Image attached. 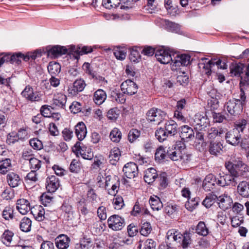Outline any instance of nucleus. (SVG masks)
Instances as JSON below:
<instances>
[{"label":"nucleus","instance_id":"f257e3e1","mask_svg":"<svg viewBox=\"0 0 249 249\" xmlns=\"http://www.w3.org/2000/svg\"><path fill=\"white\" fill-rule=\"evenodd\" d=\"M43 51L41 49H36L34 52H28L25 54L21 52L11 53H2L0 67L4 63H10L12 64L19 65L21 59L27 62L30 59L35 60L36 58L40 57L42 55Z\"/></svg>","mask_w":249,"mask_h":249},{"label":"nucleus","instance_id":"f03ea898","mask_svg":"<svg viewBox=\"0 0 249 249\" xmlns=\"http://www.w3.org/2000/svg\"><path fill=\"white\" fill-rule=\"evenodd\" d=\"M178 124L174 120L166 122L164 127H160L155 131V137L160 142H163L169 136L175 135L178 133Z\"/></svg>","mask_w":249,"mask_h":249},{"label":"nucleus","instance_id":"7ed1b4c3","mask_svg":"<svg viewBox=\"0 0 249 249\" xmlns=\"http://www.w3.org/2000/svg\"><path fill=\"white\" fill-rule=\"evenodd\" d=\"M166 238L169 242H175L179 243L183 248H186L191 242L189 233L186 232L181 234L175 229L169 230L166 233Z\"/></svg>","mask_w":249,"mask_h":249},{"label":"nucleus","instance_id":"20e7f679","mask_svg":"<svg viewBox=\"0 0 249 249\" xmlns=\"http://www.w3.org/2000/svg\"><path fill=\"white\" fill-rule=\"evenodd\" d=\"M167 155L173 161H180L182 163H186L191 160L192 155L188 153L185 148L174 147L167 151Z\"/></svg>","mask_w":249,"mask_h":249},{"label":"nucleus","instance_id":"39448f33","mask_svg":"<svg viewBox=\"0 0 249 249\" xmlns=\"http://www.w3.org/2000/svg\"><path fill=\"white\" fill-rule=\"evenodd\" d=\"M226 168L234 178L244 176L249 172V166L242 161L228 162L226 163Z\"/></svg>","mask_w":249,"mask_h":249},{"label":"nucleus","instance_id":"423d86ee","mask_svg":"<svg viewBox=\"0 0 249 249\" xmlns=\"http://www.w3.org/2000/svg\"><path fill=\"white\" fill-rule=\"evenodd\" d=\"M225 139L227 143L233 146H239L241 148V145L244 141H248L247 139L242 138L241 134L239 130L236 128H233L228 131L225 133Z\"/></svg>","mask_w":249,"mask_h":249},{"label":"nucleus","instance_id":"0eeeda50","mask_svg":"<svg viewBox=\"0 0 249 249\" xmlns=\"http://www.w3.org/2000/svg\"><path fill=\"white\" fill-rule=\"evenodd\" d=\"M190 124L195 127V129L202 131L209 125L210 121L207 116L204 114L197 113L192 118L190 121Z\"/></svg>","mask_w":249,"mask_h":249},{"label":"nucleus","instance_id":"6e6552de","mask_svg":"<svg viewBox=\"0 0 249 249\" xmlns=\"http://www.w3.org/2000/svg\"><path fill=\"white\" fill-rule=\"evenodd\" d=\"M41 50L43 51L42 54L46 53L47 56L52 58H57L68 53V50L66 47L58 45L53 46H48L45 48V51L44 49Z\"/></svg>","mask_w":249,"mask_h":249},{"label":"nucleus","instance_id":"1a4fd4ad","mask_svg":"<svg viewBox=\"0 0 249 249\" xmlns=\"http://www.w3.org/2000/svg\"><path fill=\"white\" fill-rule=\"evenodd\" d=\"M108 227L114 231L121 230L125 226L124 219L117 214H113L107 219Z\"/></svg>","mask_w":249,"mask_h":249},{"label":"nucleus","instance_id":"9d476101","mask_svg":"<svg viewBox=\"0 0 249 249\" xmlns=\"http://www.w3.org/2000/svg\"><path fill=\"white\" fill-rule=\"evenodd\" d=\"M166 114L164 111L160 109L153 108L147 113V119L149 122L159 124L164 119Z\"/></svg>","mask_w":249,"mask_h":249},{"label":"nucleus","instance_id":"9b49d317","mask_svg":"<svg viewBox=\"0 0 249 249\" xmlns=\"http://www.w3.org/2000/svg\"><path fill=\"white\" fill-rule=\"evenodd\" d=\"M244 107L232 99L226 102L224 106V107L227 111L233 116L239 115L242 112Z\"/></svg>","mask_w":249,"mask_h":249},{"label":"nucleus","instance_id":"f8f14e48","mask_svg":"<svg viewBox=\"0 0 249 249\" xmlns=\"http://www.w3.org/2000/svg\"><path fill=\"white\" fill-rule=\"evenodd\" d=\"M190 56L185 54L174 56L171 63L172 70L176 71L181 66H187L190 63Z\"/></svg>","mask_w":249,"mask_h":249},{"label":"nucleus","instance_id":"ddd939ff","mask_svg":"<svg viewBox=\"0 0 249 249\" xmlns=\"http://www.w3.org/2000/svg\"><path fill=\"white\" fill-rule=\"evenodd\" d=\"M21 95L29 101L39 102L41 100L40 94L36 91L34 92L33 88L30 85L25 87Z\"/></svg>","mask_w":249,"mask_h":249},{"label":"nucleus","instance_id":"4468645a","mask_svg":"<svg viewBox=\"0 0 249 249\" xmlns=\"http://www.w3.org/2000/svg\"><path fill=\"white\" fill-rule=\"evenodd\" d=\"M155 57L157 60L161 64H166L172 62L173 58L168 49L162 48L158 49L155 53Z\"/></svg>","mask_w":249,"mask_h":249},{"label":"nucleus","instance_id":"2eb2a0df","mask_svg":"<svg viewBox=\"0 0 249 249\" xmlns=\"http://www.w3.org/2000/svg\"><path fill=\"white\" fill-rule=\"evenodd\" d=\"M121 89L123 93L132 95L137 93L138 88L134 82L131 80H126L122 83Z\"/></svg>","mask_w":249,"mask_h":249},{"label":"nucleus","instance_id":"dca6fc26","mask_svg":"<svg viewBox=\"0 0 249 249\" xmlns=\"http://www.w3.org/2000/svg\"><path fill=\"white\" fill-rule=\"evenodd\" d=\"M217 202L218 207L223 211L231 208L233 203L232 198L226 193L217 196Z\"/></svg>","mask_w":249,"mask_h":249},{"label":"nucleus","instance_id":"f3484780","mask_svg":"<svg viewBox=\"0 0 249 249\" xmlns=\"http://www.w3.org/2000/svg\"><path fill=\"white\" fill-rule=\"evenodd\" d=\"M214 63L207 58H202L198 64L199 71L202 74L209 75L211 73V68L214 66Z\"/></svg>","mask_w":249,"mask_h":249},{"label":"nucleus","instance_id":"a211bd4d","mask_svg":"<svg viewBox=\"0 0 249 249\" xmlns=\"http://www.w3.org/2000/svg\"><path fill=\"white\" fill-rule=\"evenodd\" d=\"M86 86L84 80L82 79L76 80L68 88V93L71 96H76L79 92L82 91L84 89Z\"/></svg>","mask_w":249,"mask_h":249},{"label":"nucleus","instance_id":"6ab92c4d","mask_svg":"<svg viewBox=\"0 0 249 249\" xmlns=\"http://www.w3.org/2000/svg\"><path fill=\"white\" fill-rule=\"evenodd\" d=\"M60 186V181L55 176L48 177L46 179V188L49 193H54Z\"/></svg>","mask_w":249,"mask_h":249},{"label":"nucleus","instance_id":"aec40b11","mask_svg":"<svg viewBox=\"0 0 249 249\" xmlns=\"http://www.w3.org/2000/svg\"><path fill=\"white\" fill-rule=\"evenodd\" d=\"M123 171L125 176L129 178H134L138 174L137 165L133 162H130L125 164Z\"/></svg>","mask_w":249,"mask_h":249},{"label":"nucleus","instance_id":"412c9836","mask_svg":"<svg viewBox=\"0 0 249 249\" xmlns=\"http://www.w3.org/2000/svg\"><path fill=\"white\" fill-rule=\"evenodd\" d=\"M6 181L11 188H15L21 184L22 180L17 173L10 172L6 176Z\"/></svg>","mask_w":249,"mask_h":249},{"label":"nucleus","instance_id":"4be33fe9","mask_svg":"<svg viewBox=\"0 0 249 249\" xmlns=\"http://www.w3.org/2000/svg\"><path fill=\"white\" fill-rule=\"evenodd\" d=\"M71 242L70 238L66 234H61L55 239L56 247L58 249H67L69 247Z\"/></svg>","mask_w":249,"mask_h":249},{"label":"nucleus","instance_id":"5701e85b","mask_svg":"<svg viewBox=\"0 0 249 249\" xmlns=\"http://www.w3.org/2000/svg\"><path fill=\"white\" fill-rule=\"evenodd\" d=\"M180 137L182 140L186 142L193 140L195 137L193 129L188 125L182 126L180 128Z\"/></svg>","mask_w":249,"mask_h":249},{"label":"nucleus","instance_id":"b1692460","mask_svg":"<svg viewBox=\"0 0 249 249\" xmlns=\"http://www.w3.org/2000/svg\"><path fill=\"white\" fill-rule=\"evenodd\" d=\"M16 208L23 215L27 214L32 210L29 201L24 198H20L17 200Z\"/></svg>","mask_w":249,"mask_h":249},{"label":"nucleus","instance_id":"393cba45","mask_svg":"<svg viewBox=\"0 0 249 249\" xmlns=\"http://www.w3.org/2000/svg\"><path fill=\"white\" fill-rule=\"evenodd\" d=\"M215 183L217 184V179L213 175H208L203 182V188L206 191H210L213 189Z\"/></svg>","mask_w":249,"mask_h":249},{"label":"nucleus","instance_id":"a878e982","mask_svg":"<svg viewBox=\"0 0 249 249\" xmlns=\"http://www.w3.org/2000/svg\"><path fill=\"white\" fill-rule=\"evenodd\" d=\"M67 102V96L62 93L54 95L52 100V106L55 107L64 109Z\"/></svg>","mask_w":249,"mask_h":249},{"label":"nucleus","instance_id":"bb28decb","mask_svg":"<svg viewBox=\"0 0 249 249\" xmlns=\"http://www.w3.org/2000/svg\"><path fill=\"white\" fill-rule=\"evenodd\" d=\"M235 182L234 177L231 174H219V177L217 179V184L224 187L230 185L232 182Z\"/></svg>","mask_w":249,"mask_h":249},{"label":"nucleus","instance_id":"cd10ccee","mask_svg":"<svg viewBox=\"0 0 249 249\" xmlns=\"http://www.w3.org/2000/svg\"><path fill=\"white\" fill-rule=\"evenodd\" d=\"M75 133L79 141L83 140L87 134V128L85 124L80 122L75 126Z\"/></svg>","mask_w":249,"mask_h":249},{"label":"nucleus","instance_id":"c85d7f7f","mask_svg":"<svg viewBox=\"0 0 249 249\" xmlns=\"http://www.w3.org/2000/svg\"><path fill=\"white\" fill-rule=\"evenodd\" d=\"M165 28L170 32H177L179 30V25L175 22L163 18H160L157 20Z\"/></svg>","mask_w":249,"mask_h":249},{"label":"nucleus","instance_id":"c756f323","mask_svg":"<svg viewBox=\"0 0 249 249\" xmlns=\"http://www.w3.org/2000/svg\"><path fill=\"white\" fill-rule=\"evenodd\" d=\"M239 195L243 197H249V181H242L239 182L237 187Z\"/></svg>","mask_w":249,"mask_h":249},{"label":"nucleus","instance_id":"7c9ffc66","mask_svg":"<svg viewBox=\"0 0 249 249\" xmlns=\"http://www.w3.org/2000/svg\"><path fill=\"white\" fill-rule=\"evenodd\" d=\"M232 99L236 100V102L244 107L246 105L247 102V96L243 88H240L239 89L233 93Z\"/></svg>","mask_w":249,"mask_h":249},{"label":"nucleus","instance_id":"2f4dec72","mask_svg":"<svg viewBox=\"0 0 249 249\" xmlns=\"http://www.w3.org/2000/svg\"><path fill=\"white\" fill-rule=\"evenodd\" d=\"M225 131L224 128L222 127H212L207 131V137L209 139H214L217 137H221Z\"/></svg>","mask_w":249,"mask_h":249},{"label":"nucleus","instance_id":"473e14b6","mask_svg":"<svg viewBox=\"0 0 249 249\" xmlns=\"http://www.w3.org/2000/svg\"><path fill=\"white\" fill-rule=\"evenodd\" d=\"M12 168L11 159L5 158L0 160V174L5 175L11 172Z\"/></svg>","mask_w":249,"mask_h":249},{"label":"nucleus","instance_id":"72a5a7b5","mask_svg":"<svg viewBox=\"0 0 249 249\" xmlns=\"http://www.w3.org/2000/svg\"><path fill=\"white\" fill-rule=\"evenodd\" d=\"M157 177V171L154 168H148L145 171L144 179L148 184L153 182Z\"/></svg>","mask_w":249,"mask_h":249},{"label":"nucleus","instance_id":"f704fd0d","mask_svg":"<svg viewBox=\"0 0 249 249\" xmlns=\"http://www.w3.org/2000/svg\"><path fill=\"white\" fill-rule=\"evenodd\" d=\"M223 146L220 142H212L209 145V152L213 155L217 156L222 151Z\"/></svg>","mask_w":249,"mask_h":249},{"label":"nucleus","instance_id":"c9c22d12","mask_svg":"<svg viewBox=\"0 0 249 249\" xmlns=\"http://www.w3.org/2000/svg\"><path fill=\"white\" fill-rule=\"evenodd\" d=\"M48 71L51 76L57 75L61 71L60 65L55 61L50 62L47 67Z\"/></svg>","mask_w":249,"mask_h":249},{"label":"nucleus","instance_id":"e433bc0d","mask_svg":"<svg viewBox=\"0 0 249 249\" xmlns=\"http://www.w3.org/2000/svg\"><path fill=\"white\" fill-rule=\"evenodd\" d=\"M121 155V151L119 148L114 147L112 148L109 155L110 163L112 165H115L119 160Z\"/></svg>","mask_w":249,"mask_h":249},{"label":"nucleus","instance_id":"4c0bfd02","mask_svg":"<svg viewBox=\"0 0 249 249\" xmlns=\"http://www.w3.org/2000/svg\"><path fill=\"white\" fill-rule=\"evenodd\" d=\"M148 213V211L147 209L145 208L144 205L137 201L133 207L131 213V215L136 216L140 213L147 214Z\"/></svg>","mask_w":249,"mask_h":249},{"label":"nucleus","instance_id":"58836bf2","mask_svg":"<svg viewBox=\"0 0 249 249\" xmlns=\"http://www.w3.org/2000/svg\"><path fill=\"white\" fill-rule=\"evenodd\" d=\"M149 203L153 210L159 211L163 207L162 203L160 198L157 196H151L149 199Z\"/></svg>","mask_w":249,"mask_h":249},{"label":"nucleus","instance_id":"ea45409f","mask_svg":"<svg viewBox=\"0 0 249 249\" xmlns=\"http://www.w3.org/2000/svg\"><path fill=\"white\" fill-rule=\"evenodd\" d=\"M14 235V233L12 231L8 229L5 230L0 237L1 242L6 246H10Z\"/></svg>","mask_w":249,"mask_h":249},{"label":"nucleus","instance_id":"a19ab883","mask_svg":"<svg viewBox=\"0 0 249 249\" xmlns=\"http://www.w3.org/2000/svg\"><path fill=\"white\" fill-rule=\"evenodd\" d=\"M34 210H31V213L35 218L38 221H42L44 218L45 210L41 206H36V208H34Z\"/></svg>","mask_w":249,"mask_h":249},{"label":"nucleus","instance_id":"79ce46f5","mask_svg":"<svg viewBox=\"0 0 249 249\" xmlns=\"http://www.w3.org/2000/svg\"><path fill=\"white\" fill-rule=\"evenodd\" d=\"M230 72L234 76H239L242 72L244 65L241 63H233L230 66Z\"/></svg>","mask_w":249,"mask_h":249},{"label":"nucleus","instance_id":"37998d69","mask_svg":"<svg viewBox=\"0 0 249 249\" xmlns=\"http://www.w3.org/2000/svg\"><path fill=\"white\" fill-rule=\"evenodd\" d=\"M106 97L105 92L102 89H98L94 92V103L100 105L104 102Z\"/></svg>","mask_w":249,"mask_h":249},{"label":"nucleus","instance_id":"c03bdc74","mask_svg":"<svg viewBox=\"0 0 249 249\" xmlns=\"http://www.w3.org/2000/svg\"><path fill=\"white\" fill-rule=\"evenodd\" d=\"M32 225V221L27 217H24L19 225V228L21 231L25 232H29L31 231Z\"/></svg>","mask_w":249,"mask_h":249},{"label":"nucleus","instance_id":"a18cd8bd","mask_svg":"<svg viewBox=\"0 0 249 249\" xmlns=\"http://www.w3.org/2000/svg\"><path fill=\"white\" fill-rule=\"evenodd\" d=\"M196 232L199 235L205 236L209 233V229L203 221H200L196 227Z\"/></svg>","mask_w":249,"mask_h":249},{"label":"nucleus","instance_id":"49530a36","mask_svg":"<svg viewBox=\"0 0 249 249\" xmlns=\"http://www.w3.org/2000/svg\"><path fill=\"white\" fill-rule=\"evenodd\" d=\"M217 196L214 194H209L202 202V204L208 208L211 207L213 204L217 201Z\"/></svg>","mask_w":249,"mask_h":249},{"label":"nucleus","instance_id":"de8ad7c7","mask_svg":"<svg viewBox=\"0 0 249 249\" xmlns=\"http://www.w3.org/2000/svg\"><path fill=\"white\" fill-rule=\"evenodd\" d=\"M44 162L38 159L33 157L30 159L29 165L30 169L32 170L38 171L41 167Z\"/></svg>","mask_w":249,"mask_h":249},{"label":"nucleus","instance_id":"09e8293b","mask_svg":"<svg viewBox=\"0 0 249 249\" xmlns=\"http://www.w3.org/2000/svg\"><path fill=\"white\" fill-rule=\"evenodd\" d=\"M114 197L112 200V204L115 209L120 210L124 206L123 198L120 195L113 196Z\"/></svg>","mask_w":249,"mask_h":249},{"label":"nucleus","instance_id":"8fccbe9b","mask_svg":"<svg viewBox=\"0 0 249 249\" xmlns=\"http://www.w3.org/2000/svg\"><path fill=\"white\" fill-rule=\"evenodd\" d=\"M112 100L120 104H124L126 100L124 93L116 91H112L111 93Z\"/></svg>","mask_w":249,"mask_h":249},{"label":"nucleus","instance_id":"3c124183","mask_svg":"<svg viewBox=\"0 0 249 249\" xmlns=\"http://www.w3.org/2000/svg\"><path fill=\"white\" fill-rule=\"evenodd\" d=\"M99 171L100 172H99L96 178V184L99 187L104 188L105 184V180H106V177L107 176H106V171L104 170H101L100 169Z\"/></svg>","mask_w":249,"mask_h":249},{"label":"nucleus","instance_id":"603ef678","mask_svg":"<svg viewBox=\"0 0 249 249\" xmlns=\"http://www.w3.org/2000/svg\"><path fill=\"white\" fill-rule=\"evenodd\" d=\"M166 156H167V152L162 146H160L155 154V160L159 162L164 160Z\"/></svg>","mask_w":249,"mask_h":249},{"label":"nucleus","instance_id":"864d4df0","mask_svg":"<svg viewBox=\"0 0 249 249\" xmlns=\"http://www.w3.org/2000/svg\"><path fill=\"white\" fill-rule=\"evenodd\" d=\"M18 135H17V132L15 131H11L6 136V142L8 145H11L19 142Z\"/></svg>","mask_w":249,"mask_h":249},{"label":"nucleus","instance_id":"5fc2aeb1","mask_svg":"<svg viewBox=\"0 0 249 249\" xmlns=\"http://www.w3.org/2000/svg\"><path fill=\"white\" fill-rule=\"evenodd\" d=\"M14 211L13 208L10 206L5 207L2 213L3 218L6 220L13 219L14 217Z\"/></svg>","mask_w":249,"mask_h":249},{"label":"nucleus","instance_id":"6e6d98bb","mask_svg":"<svg viewBox=\"0 0 249 249\" xmlns=\"http://www.w3.org/2000/svg\"><path fill=\"white\" fill-rule=\"evenodd\" d=\"M111 140L115 142H118L122 138V133L117 128H114L110 133Z\"/></svg>","mask_w":249,"mask_h":249},{"label":"nucleus","instance_id":"4d7b16f0","mask_svg":"<svg viewBox=\"0 0 249 249\" xmlns=\"http://www.w3.org/2000/svg\"><path fill=\"white\" fill-rule=\"evenodd\" d=\"M121 0H103L102 5L106 8L110 9L119 5Z\"/></svg>","mask_w":249,"mask_h":249},{"label":"nucleus","instance_id":"13d9d810","mask_svg":"<svg viewBox=\"0 0 249 249\" xmlns=\"http://www.w3.org/2000/svg\"><path fill=\"white\" fill-rule=\"evenodd\" d=\"M230 219L231 225L234 228L240 227V225L244 222L243 216L239 215L231 217Z\"/></svg>","mask_w":249,"mask_h":249},{"label":"nucleus","instance_id":"bf43d9fd","mask_svg":"<svg viewBox=\"0 0 249 249\" xmlns=\"http://www.w3.org/2000/svg\"><path fill=\"white\" fill-rule=\"evenodd\" d=\"M53 108L54 107L47 105H43L40 109V114L43 117H51V115L52 113L51 109Z\"/></svg>","mask_w":249,"mask_h":249},{"label":"nucleus","instance_id":"052dcab7","mask_svg":"<svg viewBox=\"0 0 249 249\" xmlns=\"http://www.w3.org/2000/svg\"><path fill=\"white\" fill-rule=\"evenodd\" d=\"M68 53L67 54H72L73 57L78 61L79 59V56H78V52L80 51V47L77 46L76 47L75 45H72L68 46Z\"/></svg>","mask_w":249,"mask_h":249},{"label":"nucleus","instance_id":"680f3d73","mask_svg":"<svg viewBox=\"0 0 249 249\" xmlns=\"http://www.w3.org/2000/svg\"><path fill=\"white\" fill-rule=\"evenodd\" d=\"M53 197L46 193H43L40 196V201L44 206H49L53 202Z\"/></svg>","mask_w":249,"mask_h":249},{"label":"nucleus","instance_id":"e2e57ef3","mask_svg":"<svg viewBox=\"0 0 249 249\" xmlns=\"http://www.w3.org/2000/svg\"><path fill=\"white\" fill-rule=\"evenodd\" d=\"M140 131L136 129H132L128 134V140L130 142H135L140 136Z\"/></svg>","mask_w":249,"mask_h":249},{"label":"nucleus","instance_id":"0e129e2a","mask_svg":"<svg viewBox=\"0 0 249 249\" xmlns=\"http://www.w3.org/2000/svg\"><path fill=\"white\" fill-rule=\"evenodd\" d=\"M30 145L35 150H38L43 148L42 142L37 138L31 139L29 142Z\"/></svg>","mask_w":249,"mask_h":249},{"label":"nucleus","instance_id":"69168bd1","mask_svg":"<svg viewBox=\"0 0 249 249\" xmlns=\"http://www.w3.org/2000/svg\"><path fill=\"white\" fill-rule=\"evenodd\" d=\"M247 124V121L245 119H242L236 121L234 124V128L239 130L240 133H243Z\"/></svg>","mask_w":249,"mask_h":249},{"label":"nucleus","instance_id":"338daca9","mask_svg":"<svg viewBox=\"0 0 249 249\" xmlns=\"http://www.w3.org/2000/svg\"><path fill=\"white\" fill-rule=\"evenodd\" d=\"M114 181L115 183H114V185H112L110 188L107 189L108 194L112 196L116 195L120 185V182L118 178Z\"/></svg>","mask_w":249,"mask_h":249},{"label":"nucleus","instance_id":"774afa93","mask_svg":"<svg viewBox=\"0 0 249 249\" xmlns=\"http://www.w3.org/2000/svg\"><path fill=\"white\" fill-rule=\"evenodd\" d=\"M152 227L149 222L144 223L140 230V233L142 235L147 236L151 231Z\"/></svg>","mask_w":249,"mask_h":249}]
</instances>
